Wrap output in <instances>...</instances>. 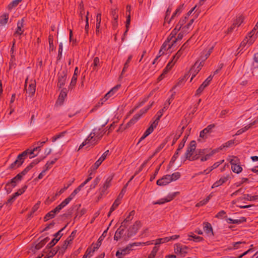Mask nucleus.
Wrapping results in <instances>:
<instances>
[{
	"label": "nucleus",
	"instance_id": "obj_1",
	"mask_svg": "<svg viewBox=\"0 0 258 258\" xmlns=\"http://www.w3.org/2000/svg\"><path fill=\"white\" fill-rule=\"evenodd\" d=\"M104 133V131L101 128H94L86 139L80 146L79 149L88 144L91 145H96L102 138Z\"/></svg>",
	"mask_w": 258,
	"mask_h": 258
},
{
	"label": "nucleus",
	"instance_id": "obj_2",
	"mask_svg": "<svg viewBox=\"0 0 258 258\" xmlns=\"http://www.w3.org/2000/svg\"><path fill=\"white\" fill-rule=\"evenodd\" d=\"M32 155V149H28L24 151L18 156L16 160L11 164L10 168L12 169H15L19 167L22 165L24 160L28 155L29 156V158L31 159L32 158V156H31Z\"/></svg>",
	"mask_w": 258,
	"mask_h": 258
},
{
	"label": "nucleus",
	"instance_id": "obj_3",
	"mask_svg": "<svg viewBox=\"0 0 258 258\" xmlns=\"http://www.w3.org/2000/svg\"><path fill=\"white\" fill-rule=\"evenodd\" d=\"M196 142L195 141H191L188 146L186 152L185 153V158L189 161L192 160V156L195 154L196 151Z\"/></svg>",
	"mask_w": 258,
	"mask_h": 258
},
{
	"label": "nucleus",
	"instance_id": "obj_4",
	"mask_svg": "<svg viewBox=\"0 0 258 258\" xmlns=\"http://www.w3.org/2000/svg\"><path fill=\"white\" fill-rule=\"evenodd\" d=\"M142 224L140 221H137L135 223L130 226L127 231V236L131 238L136 235L139 229L141 227Z\"/></svg>",
	"mask_w": 258,
	"mask_h": 258
},
{
	"label": "nucleus",
	"instance_id": "obj_5",
	"mask_svg": "<svg viewBox=\"0 0 258 258\" xmlns=\"http://www.w3.org/2000/svg\"><path fill=\"white\" fill-rule=\"evenodd\" d=\"M112 176H109L105 182L103 184V185L99 188V193L100 195L98 198H101L103 195L107 194V189L111 186V181L112 180Z\"/></svg>",
	"mask_w": 258,
	"mask_h": 258
},
{
	"label": "nucleus",
	"instance_id": "obj_6",
	"mask_svg": "<svg viewBox=\"0 0 258 258\" xmlns=\"http://www.w3.org/2000/svg\"><path fill=\"white\" fill-rule=\"evenodd\" d=\"M151 105L152 104L148 106L147 108L141 110L139 113L136 114L130 120V121L127 122L126 124V127H130L133 124H134L138 120L140 117L149 109Z\"/></svg>",
	"mask_w": 258,
	"mask_h": 258
},
{
	"label": "nucleus",
	"instance_id": "obj_7",
	"mask_svg": "<svg viewBox=\"0 0 258 258\" xmlns=\"http://www.w3.org/2000/svg\"><path fill=\"white\" fill-rule=\"evenodd\" d=\"M133 243L128 244L125 248L118 250L116 252V256L118 258H123L126 254H128L131 250L134 249Z\"/></svg>",
	"mask_w": 258,
	"mask_h": 258
},
{
	"label": "nucleus",
	"instance_id": "obj_8",
	"mask_svg": "<svg viewBox=\"0 0 258 258\" xmlns=\"http://www.w3.org/2000/svg\"><path fill=\"white\" fill-rule=\"evenodd\" d=\"M58 83L57 87L59 88H62L65 84L67 78V71L63 70L58 74Z\"/></svg>",
	"mask_w": 258,
	"mask_h": 258
},
{
	"label": "nucleus",
	"instance_id": "obj_9",
	"mask_svg": "<svg viewBox=\"0 0 258 258\" xmlns=\"http://www.w3.org/2000/svg\"><path fill=\"white\" fill-rule=\"evenodd\" d=\"M187 246L180 244H176L174 245V251L176 253H179L182 256H184L187 253Z\"/></svg>",
	"mask_w": 258,
	"mask_h": 258
},
{
	"label": "nucleus",
	"instance_id": "obj_10",
	"mask_svg": "<svg viewBox=\"0 0 258 258\" xmlns=\"http://www.w3.org/2000/svg\"><path fill=\"white\" fill-rule=\"evenodd\" d=\"M32 86V83L31 82V80L29 81L28 78H27L25 80V85L24 88V91H26V99H27L28 97L31 98L32 95V92L31 91V87Z\"/></svg>",
	"mask_w": 258,
	"mask_h": 258
},
{
	"label": "nucleus",
	"instance_id": "obj_11",
	"mask_svg": "<svg viewBox=\"0 0 258 258\" xmlns=\"http://www.w3.org/2000/svg\"><path fill=\"white\" fill-rule=\"evenodd\" d=\"M214 127V124H210L202 130L200 134V138L207 139L212 132V128Z\"/></svg>",
	"mask_w": 258,
	"mask_h": 258
},
{
	"label": "nucleus",
	"instance_id": "obj_12",
	"mask_svg": "<svg viewBox=\"0 0 258 258\" xmlns=\"http://www.w3.org/2000/svg\"><path fill=\"white\" fill-rule=\"evenodd\" d=\"M177 194V192H174L173 194H169L167 196V197H166L165 198L161 199L157 202L154 203V205H156V204L161 205V204H163L167 202H169L172 201L175 197Z\"/></svg>",
	"mask_w": 258,
	"mask_h": 258
},
{
	"label": "nucleus",
	"instance_id": "obj_13",
	"mask_svg": "<svg viewBox=\"0 0 258 258\" xmlns=\"http://www.w3.org/2000/svg\"><path fill=\"white\" fill-rule=\"evenodd\" d=\"M188 46V40H187L186 42H185L182 46L181 47L180 49L177 51V52L173 56V60L175 59V61H177V60L179 58V57L181 56V55L183 53L185 49Z\"/></svg>",
	"mask_w": 258,
	"mask_h": 258
},
{
	"label": "nucleus",
	"instance_id": "obj_14",
	"mask_svg": "<svg viewBox=\"0 0 258 258\" xmlns=\"http://www.w3.org/2000/svg\"><path fill=\"white\" fill-rule=\"evenodd\" d=\"M170 175H166L157 181V184L159 186H164L170 183Z\"/></svg>",
	"mask_w": 258,
	"mask_h": 258
},
{
	"label": "nucleus",
	"instance_id": "obj_15",
	"mask_svg": "<svg viewBox=\"0 0 258 258\" xmlns=\"http://www.w3.org/2000/svg\"><path fill=\"white\" fill-rule=\"evenodd\" d=\"M218 151V149L211 150L208 149L205 153V154L201 158L202 162L206 161L208 160L211 157Z\"/></svg>",
	"mask_w": 258,
	"mask_h": 258
},
{
	"label": "nucleus",
	"instance_id": "obj_16",
	"mask_svg": "<svg viewBox=\"0 0 258 258\" xmlns=\"http://www.w3.org/2000/svg\"><path fill=\"white\" fill-rule=\"evenodd\" d=\"M208 148L203 149H197L195 151V154L192 156V160H197L199 158H201L205 154Z\"/></svg>",
	"mask_w": 258,
	"mask_h": 258
},
{
	"label": "nucleus",
	"instance_id": "obj_17",
	"mask_svg": "<svg viewBox=\"0 0 258 258\" xmlns=\"http://www.w3.org/2000/svg\"><path fill=\"white\" fill-rule=\"evenodd\" d=\"M230 177L229 175H227L226 176L221 177L220 179L217 181H216L212 186V188H215L220 186L223 184L225 182H226L227 180Z\"/></svg>",
	"mask_w": 258,
	"mask_h": 258
},
{
	"label": "nucleus",
	"instance_id": "obj_18",
	"mask_svg": "<svg viewBox=\"0 0 258 258\" xmlns=\"http://www.w3.org/2000/svg\"><path fill=\"white\" fill-rule=\"evenodd\" d=\"M120 87V85H116L112 89H111L107 93L105 94L104 97V101H106L109 98L112 96L118 90V88Z\"/></svg>",
	"mask_w": 258,
	"mask_h": 258
},
{
	"label": "nucleus",
	"instance_id": "obj_19",
	"mask_svg": "<svg viewBox=\"0 0 258 258\" xmlns=\"http://www.w3.org/2000/svg\"><path fill=\"white\" fill-rule=\"evenodd\" d=\"M21 180V174H17L15 177L12 178L9 183L11 186L14 187L16 186L17 183Z\"/></svg>",
	"mask_w": 258,
	"mask_h": 258
},
{
	"label": "nucleus",
	"instance_id": "obj_20",
	"mask_svg": "<svg viewBox=\"0 0 258 258\" xmlns=\"http://www.w3.org/2000/svg\"><path fill=\"white\" fill-rule=\"evenodd\" d=\"M51 152V149H49V148L46 149L45 151V155L44 156H41V157L33 160V164H38L40 161L43 160L46 157V156L47 155L50 154Z\"/></svg>",
	"mask_w": 258,
	"mask_h": 258
},
{
	"label": "nucleus",
	"instance_id": "obj_21",
	"mask_svg": "<svg viewBox=\"0 0 258 258\" xmlns=\"http://www.w3.org/2000/svg\"><path fill=\"white\" fill-rule=\"evenodd\" d=\"M184 9V4L180 5L178 7L175 11L172 14L171 18L169 20L168 23L170 22L171 20L173 19L177 15H179Z\"/></svg>",
	"mask_w": 258,
	"mask_h": 258
},
{
	"label": "nucleus",
	"instance_id": "obj_22",
	"mask_svg": "<svg viewBox=\"0 0 258 258\" xmlns=\"http://www.w3.org/2000/svg\"><path fill=\"white\" fill-rule=\"evenodd\" d=\"M185 33V31H183L182 30V32L179 33L178 34L177 37L174 38V40L171 42V44L169 45L168 48H171L176 42L180 41L183 37Z\"/></svg>",
	"mask_w": 258,
	"mask_h": 258
},
{
	"label": "nucleus",
	"instance_id": "obj_23",
	"mask_svg": "<svg viewBox=\"0 0 258 258\" xmlns=\"http://www.w3.org/2000/svg\"><path fill=\"white\" fill-rule=\"evenodd\" d=\"M204 229L205 231L207 234L210 233L211 235L213 236L214 233H213V228L212 227L211 224L208 222H205V223H204Z\"/></svg>",
	"mask_w": 258,
	"mask_h": 258
},
{
	"label": "nucleus",
	"instance_id": "obj_24",
	"mask_svg": "<svg viewBox=\"0 0 258 258\" xmlns=\"http://www.w3.org/2000/svg\"><path fill=\"white\" fill-rule=\"evenodd\" d=\"M124 232V229L119 227L115 232L114 239L116 241H118L123 235Z\"/></svg>",
	"mask_w": 258,
	"mask_h": 258
},
{
	"label": "nucleus",
	"instance_id": "obj_25",
	"mask_svg": "<svg viewBox=\"0 0 258 258\" xmlns=\"http://www.w3.org/2000/svg\"><path fill=\"white\" fill-rule=\"evenodd\" d=\"M23 19H22L21 20L19 21L17 23V30L15 33V35H21L23 32V30H22V28L23 27Z\"/></svg>",
	"mask_w": 258,
	"mask_h": 258
},
{
	"label": "nucleus",
	"instance_id": "obj_26",
	"mask_svg": "<svg viewBox=\"0 0 258 258\" xmlns=\"http://www.w3.org/2000/svg\"><path fill=\"white\" fill-rule=\"evenodd\" d=\"M45 143V141L40 142L39 144L38 143L37 146H35L34 145H33V158L38 155L40 151V146H43Z\"/></svg>",
	"mask_w": 258,
	"mask_h": 258
},
{
	"label": "nucleus",
	"instance_id": "obj_27",
	"mask_svg": "<svg viewBox=\"0 0 258 258\" xmlns=\"http://www.w3.org/2000/svg\"><path fill=\"white\" fill-rule=\"evenodd\" d=\"M67 96V89H63L61 90L60 94L58 96V98L57 101V103L59 102L60 103L63 102L64 98Z\"/></svg>",
	"mask_w": 258,
	"mask_h": 258
},
{
	"label": "nucleus",
	"instance_id": "obj_28",
	"mask_svg": "<svg viewBox=\"0 0 258 258\" xmlns=\"http://www.w3.org/2000/svg\"><path fill=\"white\" fill-rule=\"evenodd\" d=\"M213 49V47H211L208 51H204L203 52L202 55L201 56V59H203V61H205L206 59L210 55Z\"/></svg>",
	"mask_w": 258,
	"mask_h": 258
},
{
	"label": "nucleus",
	"instance_id": "obj_29",
	"mask_svg": "<svg viewBox=\"0 0 258 258\" xmlns=\"http://www.w3.org/2000/svg\"><path fill=\"white\" fill-rule=\"evenodd\" d=\"M170 44H167V42H164V43L162 44L159 52V55L161 56L163 54L165 53V52L170 49V48H168L169 45Z\"/></svg>",
	"mask_w": 258,
	"mask_h": 258
},
{
	"label": "nucleus",
	"instance_id": "obj_30",
	"mask_svg": "<svg viewBox=\"0 0 258 258\" xmlns=\"http://www.w3.org/2000/svg\"><path fill=\"white\" fill-rule=\"evenodd\" d=\"M176 61H175V59L173 60V58L172 57V59L169 61L166 68L163 70L164 73L167 74L172 68V67L174 65Z\"/></svg>",
	"mask_w": 258,
	"mask_h": 258
},
{
	"label": "nucleus",
	"instance_id": "obj_31",
	"mask_svg": "<svg viewBox=\"0 0 258 258\" xmlns=\"http://www.w3.org/2000/svg\"><path fill=\"white\" fill-rule=\"evenodd\" d=\"M258 199V196H251L250 195H245L242 198H239L238 200H245L248 201H254Z\"/></svg>",
	"mask_w": 258,
	"mask_h": 258
},
{
	"label": "nucleus",
	"instance_id": "obj_32",
	"mask_svg": "<svg viewBox=\"0 0 258 258\" xmlns=\"http://www.w3.org/2000/svg\"><path fill=\"white\" fill-rule=\"evenodd\" d=\"M231 169L233 172L238 174L242 171V168L241 165L238 164L231 166Z\"/></svg>",
	"mask_w": 258,
	"mask_h": 258
},
{
	"label": "nucleus",
	"instance_id": "obj_33",
	"mask_svg": "<svg viewBox=\"0 0 258 258\" xmlns=\"http://www.w3.org/2000/svg\"><path fill=\"white\" fill-rule=\"evenodd\" d=\"M194 22V19H191L189 22L188 23V24L182 27V30L183 31H185V33L187 32L188 30L189 29H191L192 28V25Z\"/></svg>",
	"mask_w": 258,
	"mask_h": 258
},
{
	"label": "nucleus",
	"instance_id": "obj_34",
	"mask_svg": "<svg viewBox=\"0 0 258 258\" xmlns=\"http://www.w3.org/2000/svg\"><path fill=\"white\" fill-rule=\"evenodd\" d=\"M99 66H100L99 58L98 57H95L94 58L93 63L92 64L93 70L94 71H97V67Z\"/></svg>",
	"mask_w": 258,
	"mask_h": 258
},
{
	"label": "nucleus",
	"instance_id": "obj_35",
	"mask_svg": "<svg viewBox=\"0 0 258 258\" xmlns=\"http://www.w3.org/2000/svg\"><path fill=\"white\" fill-rule=\"evenodd\" d=\"M254 41V40L253 39L247 40V37H246V39H244L241 42L240 47H244L247 43H248V45H250L253 43Z\"/></svg>",
	"mask_w": 258,
	"mask_h": 258
},
{
	"label": "nucleus",
	"instance_id": "obj_36",
	"mask_svg": "<svg viewBox=\"0 0 258 258\" xmlns=\"http://www.w3.org/2000/svg\"><path fill=\"white\" fill-rule=\"evenodd\" d=\"M132 58V55H130L128 57L127 59L126 60V62L124 63V67L122 69L121 75L123 74L124 72H125L126 69L128 68L129 66V63L130 62L131 59Z\"/></svg>",
	"mask_w": 258,
	"mask_h": 258
},
{
	"label": "nucleus",
	"instance_id": "obj_37",
	"mask_svg": "<svg viewBox=\"0 0 258 258\" xmlns=\"http://www.w3.org/2000/svg\"><path fill=\"white\" fill-rule=\"evenodd\" d=\"M159 250V246H155L153 247L152 251L148 256V258H155L157 252Z\"/></svg>",
	"mask_w": 258,
	"mask_h": 258
},
{
	"label": "nucleus",
	"instance_id": "obj_38",
	"mask_svg": "<svg viewBox=\"0 0 258 258\" xmlns=\"http://www.w3.org/2000/svg\"><path fill=\"white\" fill-rule=\"evenodd\" d=\"M9 15L5 14L0 17V23L2 25H5L8 20Z\"/></svg>",
	"mask_w": 258,
	"mask_h": 258
},
{
	"label": "nucleus",
	"instance_id": "obj_39",
	"mask_svg": "<svg viewBox=\"0 0 258 258\" xmlns=\"http://www.w3.org/2000/svg\"><path fill=\"white\" fill-rule=\"evenodd\" d=\"M181 175L179 172H174L172 175H170L171 181H173L177 180L180 177Z\"/></svg>",
	"mask_w": 258,
	"mask_h": 258
},
{
	"label": "nucleus",
	"instance_id": "obj_40",
	"mask_svg": "<svg viewBox=\"0 0 258 258\" xmlns=\"http://www.w3.org/2000/svg\"><path fill=\"white\" fill-rule=\"evenodd\" d=\"M230 163L232 166L233 165L239 164V159L236 156H232L229 160Z\"/></svg>",
	"mask_w": 258,
	"mask_h": 258
},
{
	"label": "nucleus",
	"instance_id": "obj_41",
	"mask_svg": "<svg viewBox=\"0 0 258 258\" xmlns=\"http://www.w3.org/2000/svg\"><path fill=\"white\" fill-rule=\"evenodd\" d=\"M153 241H147L146 242H134L133 245H134V246L149 245L150 244H153Z\"/></svg>",
	"mask_w": 258,
	"mask_h": 258
},
{
	"label": "nucleus",
	"instance_id": "obj_42",
	"mask_svg": "<svg viewBox=\"0 0 258 258\" xmlns=\"http://www.w3.org/2000/svg\"><path fill=\"white\" fill-rule=\"evenodd\" d=\"M169 241V239H167V237L162 238H158L155 240V244L158 245L162 243H164Z\"/></svg>",
	"mask_w": 258,
	"mask_h": 258
},
{
	"label": "nucleus",
	"instance_id": "obj_43",
	"mask_svg": "<svg viewBox=\"0 0 258 258\" xmlns=\"http://www.w3.org/2000/svg\"><path fill=\"white\" fill-rule=\"evenodd\" d=\"M47 241V238L44 239L43 240H41L38 243L36 244L35 246V248L36 249H40L43 245H45L46 242Z\"/></svg>",
	"mask_w": 258,
	"mask_h": 258
},
{
	"label": "nucleus",
	"instance_id": "obj_44",
	"mask_svg": "<svg viewBox=\"0 0 258 258\" xmlns=\"http://www.w3.org/2000/svg\"><path fill=\"white\" fill-rule=\"evenodd\" d=\"M120 204V200H119V199H116L115 200L114 202L113 203V205H112L111 207L110 208L111 212L114 211Z\"/></svg>",
	"mask_w": 258,
	"mask_h": 258
},
{
	"label": "nucleus",
	"instance_id": "obj_45",
	"mask_svg": "<svg viewBox=\"0 0 258 258\" xmlns=\"http://www.w3.org/2000/svg\"><path fill=\"white\" fill-rule=\"evenodd\" d=\"M154 130V127L153 124H151L150 126H149L146 131L144 132V135L146 137H147L148 136H149L150 134H151Z\"/></svg>",
	"mask_w": 258,
	"mask_h": 258
},
{
	"label": "nucleus",
	"instance_id": "obj_46",
	"mask_svg": "<svg viewBox=\"0 0 258 258\" xmlns=\"http://www.w3.org/2000/svg\"><path fill=\"white\" fill-rule=\"evenodd\" d=\"M80 10V15L81 17V20H83V16L85 14V10L84 8V5L82 2H81L79 7Z\"/></svg>",
	"mask_w": 258,
	"mask_h": 258
},
{
	"label": "nucleus",
	"instance_id": "obj_47",
	"mask_svg": "<svg viewBox=\"0 0 258 258\" xmlns=\"http://www.w3.org/2000/svg\"><path fill=\"white\" fill-rule=\"evenodd\" d=\"M189 237H191L192 238H194V241H196V242H198V241H203L204 240L203 238L202 237H200V236H196L195 235H194V234L192 233H191L190 234H189L188 235Z\"/></svg>",
	"mask_w": 258,
	"mask_h": 258
},
{
	"label": "nucleus",
	"instance_id": "obj_48",
	"mask_svg": "<svg viewBox=\"0 0 258 258\" xmlns=\"http://www.w3.org/2000/svg\"><path fill=\"white\" fill-rule=\"evenodd\" d=\"M32 167V163H31L24 170H23L19 174H21V178L22 176L25 175Z\"/></svg>",
	"mask_w": 258,
	"mask_h": 258
},
{
	"label": "nucleus",
	"instance_id": "obj_49",
	"mask_svg": "<svg viewBox=\"0 0 258 258\" xmlns=\"http://www.w3.org/2000/svg\"><path fill=\"white\" fill-rule=\"evenodd\" d=\"M243 21V17L242 16H240L234 22L233 25H236L237 27H239L242 23Z\"/></svg>",
	"mask_w": 258,
	"mask_h": 258
},
{
	"label": "nucleus",
	"instance_id": "obj_50",
	"mask_svg": "<svg viewBox=\"0 0 258 258\" xmlns=\"http://www.w3.org/2000/svg\"><path fill=\"white\" fill-rule=\"evenodd\" d=\"M72 200V199L70 197H69L59 204L60 207H61L62 208H64L71 202Z\"/></svg>",
	"mask_w": 258,
	"mask_h": 258
},
{
	"label": "nucleus",
	"instance_id": "obj_51",
	"mask_svg": "<svg viewBox=\"0 0 258 258\" xmlns=\"http://www.w3.org/2000/svg\"><path fill=\"white\" fill-rule=\"evenodd\" d=\"M246 221V219L244 217H241L239 219H234L233 224H240Z\"/></svg>",
	"mask_w": 258,
	"mask_h": 258
},
{
	"label": "nucleus",
	"instance_id": "obj_52",
	"mask_svg": "<svg viewBox=\"0 0 258 258\" xmlns=\"http://www.w3.org/2000/svg\"><path fill=\"white\" fill-rule=\"evenodd\" d=\"M100 180V178L98 176L93 181V183L90 185V188H95L96 185L99 183Z\"/></svg>",
	"mask_w": 258,
	"mask_h": 258
},
{
	"label": "nucleus",
	"instance_id": "obj_53",
	"mask_svg": "<svg viewBox=\"0 0 258 258\" xmlns=\"http://www.w3.org/2000/svg\"><path fill=\"white\" fill-rule=\"evenodd\" d=\"M22 0H14L9 5L8 8L9 9L13 8V7H16Z\"/></svg>",
	"mask_w": 258,
	"mask_h": 258
},
{
	"label": "nucleus",
	"instance_id": "obj_54",
	"mask_svg": "<svg viewBox=\"0 0 258 258\" xmlns=\"http://www.w3.org/2000/svg\"><path fill=\"white\" fill-rule=\"evenodd\" d=\"M66 133V132H61V133H60L59 134L57 135L52 137V138H51L52 142H54L57 140V139L60 138L61 137H63L65 135Z\"/></svg>",
	"mask_w": 258,
	"mask_h": 258
},
{
	"label": "nucleus",
	"instance_id": "obj_55",
	"mask_svg": "<svg viewBox=\"0 0 258 258\" xmlns=\"http://www.w3.org/2000/svg\"><path fill=\"white\" fill-rule=\"evenodd\" d=\"M60 239V237L58 238H54L48 244L47 246L49 247H51L53 246Z\"/></svg>",
	"mask_w": 258,
	"mask_h": 258
},
{
	"label": "nucleus",
	"instance_id": "obj_56",
	"mask_svg": "<svg viewBox=\"0 0 258 258\" xmlns=\"http://www.w3.org/2000/svg\"><path fill=\"white\" fill-rule=\"evenodd\" d=\"M206 87L205 86V84L204 85L202 84L199 88L197 90L196 95H200Z\"/></svg>",
	"mask_w": 258,
	"mask_h": 258
},
{
	"label": "nucleus",
	"instance_id": "obj_57",
	"mask_svg": "<svg viewBox=\"0 0 258 258\" xmlns=\"http://www.w3.org/2000/svg\"><path fill=\"white\" fill-rule=\"evenodd\" d=\"M135 211H132L130 213L129 215L127 216V217L124 220L127 222H128L129 221H131L133 218V216L135 214Z\"/></svg>",
	"mask_w": 258,
	"mask_h": 258
},
{
	"label": "nucleus",
	"instance_id": "obj_58",
	"mask_svg": "<svg viewBox=\"0 0 258 258\" xmlns=\"http://www.w3.org/2000/svg\"><path fill=\"white\" fill-rule=\"evenodd\" d=\"M171 11H172V9L171 8H170V7H169L166 12V15H165V18H164V20L165 22H167L168 23V21H169V20L168 19V17L170 15L171 12Z\"/></svg>",
	"mask_w": 258,
	"mask_h": 258
},
{
	"label": "nucleus",
	"instance_id": "obj_59",
	"mask_svg": "<svg viewBox=\"0 0 258 258\" xmlns=\"http://www.w3.org/2000/svg\"><path fill=\"white\" fill-rule=\"evenodd\" d=\"M57 158H54L53 160H52L51 161H48L45 165L46 170L50 168L51 167V166L55 163V162L57 161Z\"/></svg>",
	"mask_w": 258,
	"mask_h": 258
},
{
	"label": "nucleus",
	"instance_id": "obj_60",
	"mask_svg": "<svg viewBox=\"0 0 258 258\" xmlns=\"http://www.w3.org/2000/svg\"><path fill=\"white\" fill-rule=\"evenodd\" d=\"M234 143V140H230V141L227 142L226 143H225L224 144H223L222 145V146L221 147V149H222V148L229 147L231 146L232 145H233Z\"/></svg>",
	"mask_w": 258,
	"mask_h": 258
},
{
	"label": "nucleus",
	"instance_id": "obj_61",
	"mask_svg": "<svg viewBox=\"0 0 258 258\" xmlns=\"http://www.w3.org/2000/svg\"><path fill=\"white\" fill-rule=\"evenodd\" d=\"M72 241V239H69V238H68L64 242V244L62 246V248L65 250L67 249L68 245L71 243Z\"/></svg>",
	"mask_w": 258,
	"mask_h": 258
},
{
	"label": "nucleus",
	"instance_id": "obj_62",
	"mask_svg": "<svg viewBox=\"0 0 258 258\" xmlns=\"http://www.w3.org/2000/svg\"><path fill=\"white\" fill-rule=\"evenodd\" d=\"M225 211L224 210H221L217 214L215 217L218 219H222L225 217Z\"/></svg>",
	"mask_w": 258,
	"mask_h": 258
},
{
	"label": "nucleus",
	"instance_id": "obj_63",
	"mask_svg": "<svg viewBox=\"0 0 258 258\" xmlns=\"http://www.w3.org/2000/svg\"><path fill=\"white\" fill-rule=\"evenodd\" d=\"M213 78V76H212V75H210L206 79V80L202 83V84H204V85L205 84V86L207 87L209 85L210 82L212 81Z\"/></svg>",
	"mask_w": 258,
	"mask_h": 258
},
{
	"label": "nucleus",
	"instance_id": "obj_64",
	"mask_svg": "<svg viewBox=\"0 0 258 258\" xmlns=\"http://www.w3.org/2000/svg\"><path fill=\"white\" fill-rule=\"evenodd\" d=\"M54 217V215H53V214H52V213L51 212H49V213L46 214V215L44 217V221H47L48 220L52 219Z\"/></svg>",
	"mask_w": 258,
	"mask_h": 258
}]
</instances>
